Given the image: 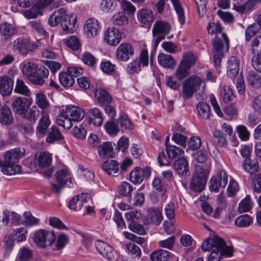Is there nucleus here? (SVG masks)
I'll return each mask as SVG.
<instances>
[{
    "mask_svg": "<svg viewBox=\"0 0 261 261\" xmlns=\"http://www.w3.org/2000/svg\"><path fill=\"white\" fill-rule=\"evenodd\" d=\"M89 113L94 118L93 125L100 126L103 121V114L102 112L97 108H93L89 110Z\"/></svg>",
    "mask_w": 261,
    "mask_h": 261,
    "instance_id": "nucleus-48",
    "label": "nucleus"
},
{
    "mask_svg": "<svg viewBox=\"0 0 261 261\" xmlns=\"http://www.w3.org/2000/svg\"><path fill=\"white\" fill-rule=\"evenodd\" d=\"M56 179L59 184L67 185L70 187L72 185V179L68 170L67 168H64L56 172Z\"/></svg>",
    "mask_w": 261,
    "mask_h": 261,
    "instance_id": "nucleus-27",
    "label": "nucleus"
},
{
    "mask_svg": "<svg viewBox=\"0 0 261 261\" xmlns=\"http://www.w3.org/2000/svg\"><path fill=\"white\" fill-rule=\"evenodd\" d=\"M126 246L129 255L127 261H143L141 258V250L138 246L132 242L127 243Z\"/></svg>",
    "mask_w": 261,
    "mask_h": 261,
    "instance_id": "nucleus-24",
    "label": "nucleus"
},
{
    "mask_svg": "<svg viewBox=\"0 0 261 261\" xmlns=\"http://www.w3.org/2000/svg\"><path fill=\"white\" fill-rule=\"evenodd\" d=\"M206 183V178L200 175L195 174L193 175L190 183V188L194 192H200L204 188Z\"/></svg>",
    "mask_w": 261,
    "mask_h": 261,
    "instance_id": "nucleus-22",
    "label": "nucleus"
},
{
    "mask_svg": "<svg viewBox=\"0 0 261 261\" xmlns=\"http://www.w3.org/2000/svg\"><path fill=\"white\" fill-rule=\"evenodd\" d=\"M49 75V70L44 65L37 64L35 69L31 72L27 79L33 84L42 86Z\"/></svg>",
    "mask_w": 261,
    "mask_h": 261,
    "instance_id": "nucleus-4",
    "label": "nucleus"
},
{
    "mask_svg": "<svg viewBox=\"0 0 261 261\" xmlns=\"http://www.w3.org/2000/svg\"><path fill=\"white\" fill-rule=\"evenodd\" d=\"M69 241V238L66 234L64 233H61L57 237L55 248V250H60L62 249L68 243Z\"/></svg>",
    "mask_w": 261,
    "mask_h": 261,
    "instance_id": "nucleus-61",
    "label": "nucleus"
},
{
    "mask_svg": "<svg viewBox=\"0 0 261 261\" xmlns=\"http://www.w3.org/2000/svg\"><path fill=\"white\" fill-rule=\"evenodd\" d=\"M25 153V150L21 148H16L7 151L4 155L7 162H15V160H19Z\"/></svg>",
    "mask_w": 261,
    "mask_h": 261,
    "instance_id": "nucleus-30",
    "label": "nucleus"
},
{
    "mask_svg": "<svg viewBox=\"0 0 261 261\" xmlns=\"http://www.w3.org/2000/svg\"><path fill=\"white\" fill-rule=\"evenodd\" d=\"M14 81L8 75L0 77V93L3 96L10 95L13 90Z\"/></svg>",
    "mask_w": 261,
    "mask_h": 261,
    "instance_id": "nucleus-17",
    "label": "nucleus"
},
{
    "mask_svg": "<svg viewBox=\"0 0 261 261\" xmlns=\"http://www.w3.org/2000/svg\"><path fill=\"white\" fill-rule=\"evenodd\" d=\"M134 188L132 185L126 181L121 182L117 187L118 193L122 197H127V201L130 202L132 199V193Z\"/></svg>",
    "mask_w": 261,
    "mask_h": 261,
    "instance_id": "nucleus-28",
    "label": "nucleus"
},
{
    "mask_svg": "<svg viewBox=\"0 0 261 261\" xmlns=\"http://www.w3.org/2000/svg\"><path fill=\"white\" fill-rule=\"evenodd\" d=\"M56 239L55 233L52 231L40 229L34 236V240L37 245L44 248L51 245Z\"/></svg>",
    "mask_w": 261,
    "mask_h": 261,
    "instance_id": "nucleus-5",
    "label": "nucleus"
},
{
    "mask_svg": "<svg viewBox=\"0 0 261 261\" xmlns=\"http://www.w3.org/2000/svg\"><path fill=\"white\" fill-rule=\"evenodd\" d=\"M176 13L177 15L178 20L181 25H184L186 21L185 11L178 0H170Z\"/></svg>",
    "mask_w": 261,
    "mask_h": 261,
    "instance_id": "nucleus-39",
    "label": "nucleus"
},
{
    "mask_svg": "<svg viewBox=\"0 0 261 261\" xmlns=\"http://www.w3.org/2000/svg\"><path fill=\"white\" fill-rule=\"evenodd\" d=\"M97 151L100 158L107 159L113 158L114 154L113 144L111 142H104L97 147Z\"/></svg>",
    "mask_w": 261,
    "mask_h": 261,
    "instance_id": "nucleus-14",
    "label": "nucleus"
},
{
    "mask_svg": "<svg viewBox=\"0 0 261 261\" xmlns=\"http://www.w3.org/2000/svg\"><path fill=\"white\" fill-rule=\"evenodd\" d=\"M76 22L75 16L73 14H69L61 23L62 29L66 33H72L75 30Z\"/></svg>",
    "mask_w": 261,
    "mask_h": 261,
    "instance_id": "nucleus-21",
    "label": "nucleus"
},
{
    "mask_svg": "<svg viewBox=\"0 0 261 261\" xmlns=\"http://www.w3.org/2000/svg\"><path fill=\"white\" fill-rule=\"evenodd\" d=\"M142 67V65L139 63V60L135 59L128 64L126 71L130 75L138 74L141 72Z\"/></svg>",
    "mask_w": 261,
    "mask_h": 261,
    "instance_id": "nucleus-53",
    "label": "nucleus"
},
{
    "mask_svg": "<svg viewBox=\"0 0 261 261\" xmlns=\"http://www.w3.org/2000/svg\"><path fill=\"white\" fill-rule=\"evenodd\" d=\"M253 219L248 215L244 214L238 217L234 221L235 224L240 227L249 226L252 222Z\"/></svg>",
    "mask_w": 261,
    "mask_h": 261,
    "instance_id": "nucleus-50",
    "label": "nucleus"
},
{
    "mask_svg": "<svg viewBox=\"0 0 261 261\" xmlns=\"http://www.w3.org/2000/svg\"><path fill=\"white\" fill-rule=\"evenodd\" d=\"M33 103V99L27 97L16 96L12 103V109L13 112L21 115L25 110L28 109Z\"/></svg>",
    "mask_w": 261,
    "mask_h": 261,
    "instance_id": "nucleus-8",
    "label": "nucleus"
},
{
    "mask_svg": "<svg viewBox=\"0 0 261 261\" xmlns=\"http://www.w3.org/2000/svg\"><path fill=\"white\" fill-rule=\"evenodd\" d=\"M67 16L66 10L64 8H60L50 16L48 23L51 27H55L59 23L61 24Z\"/></svg>",
    "mask_w": 261,
    "mask_h": 261,
    "instance_id": "nucleus-23",
    "label": "nucleus"
},
{
    "mask_svg": "<svg viewBox=\"0 0 261 261\" xmlns=\"http://www.w3.org/2000/svg\"><path fill=\"white\" fill-rule=\"evenodd\" d=\"M180 63L190 69L196 63V57L192 53H185L183 55L182 60Z\"/></svg>",
    "mask_w": 261,
    "mask_h": 261,
    "instance_id": "nucleus-60",
    "label": "nucleus"
},
{
    "mask_svg": "<svg viewBox=\"0 0 261 261\" xmlns=\"http://www.w3.org/2000/svg\"><path fill=\"white\" fill-rule=\"evenodd\" d=\"M252 207V202L249 195L242 199L239 204L238 209L241 213L249 211Z\"/></svg>",
    "mask_w": 261,
    "mask_h": 261,
    "instance_id": "nucleus-56",
    "label": "nucleus"
},
{
    "mask_svg": "<svg viewBox=\"0 0 261 261\" xmlns=\"http://www.w3.org/2000/svg\"><path fill=\"white\" fill-rule=\"evenodd\" d=\"M12 49L22 55H27L34 49V45L28 38L18 37L12 42Z\"/></svg>",
    "mask_w": 261,
    "mask_h": 261,
    "instance_id": "nucleus-7",
    "label": "nucleus"
},
{
    "mask_svg": "<svg viewBox=\"0 0 261 261\" xmlns=\"http://www.w3.org/2000/svg\"><path fill=\"white\" fill-rule=\"evenodd\" d=\"M95 95L97 101L101 105L109 104L111 102V96L104 89H97L95 92Z\"/></svg>",
    "mask_w": 261,
    "mask_h": 261,
    "instance_id": "nucleus-40",
    "label": "nucleus"
},
{
    "mask_svg": "<svg viewBox=\"0 0 261 261\" xmlns=\"http://www.w3.org/2000/svg\"><path fill=\"white\" fill-rule=\"evenodd\" d=\"M189 68L180 63L175 71V75L177 80L181 81L189 73Z\"/></svg>",
    "mask_w": 261,
    "mask_h": 261,
    "instance_id": "nucleus-59",
    "label": "nucleus"
},
{
    "mask_svg": "<svg viewBox=\"0 0 261 261\" xmlns=\"http://www.w3.org/2000/svg\"><path fill=\"white\" fill-rule=\"evenodd\" d=\"M248 84L254 88L261 87V77L254 71H250L247 76Z\"/></svg>",
    "mask_w": 261,
    "mask_h": 261,
    "instance_id": "nucleus-46",
    "label": "nucleus"
},
{
    "mask_svg": "<svg viewBox=\"0 0 261 261\" xmlns=\"http://www.w3.org/2000/svg\"><path fill=\"white\" fill-rule=\"evenodd\" d=\"M171 26L169 23L164 21L157 20L153 24L152 32L153 36L158 35H162L165 36L169 34Z\"/></svg>",
    "mask_w": 261,
    "mask_h": 261,
    "instance_id": "nucleus-19",
    "label": "nucleus"
},
{
    "mask_svg": "<svg viewBox=\"0 0 261 261\" xmlns=\"http://www.w3.org/2000/svg\"><path fill=\"white\" fill-rule=\"evenodd\" d=\"M104 127L106 132L110 136H116L120 130L118 123L113 120L107 121Z\"/></svg>",
    "mask_w": 261,
    "mask_h": 261,
    "instance_id": "nucleus-54",
    "label": "nucleus"
},
{
    "mask_svg": "<svg viewBox=\"0 0 261 261\" xmlns=\"http://www.w3.org/2000/svg\"><path fill=\"white\" fill-rule=\"evenodd\" d=\"M16 32L15 28L11 23L4 22L0 24V35L5 40L10 39Z\"/></svg>",
    "mask_w": 261,
    "mask_h": 261,
    "instance_id": "nucleus-26",
    "label": "nucleus"
},
{
    "mask_svg": "<svg viewBox=\"0 0 261 261\" xmlns=\"http://www.w3.org/2000/svg\"><path fill=\"white\" fill-rule=\"evenodd\" d=\"M201 80L198 76L192 75L184 81L182 84V93L184 99L191 98L197 92L201 84Z\"/></svg>",
    "mask_w": 261,
    "mask_h": 261,
    "instance_id": "nucleus-3",
    "label": "nucleus"
},
{
    "mask_svg": "<svg viewBox=\"0 0 261 261\" xmlns=\"http://www.w3.org/2000/svg\"><path fill=\"white\" fill-rule=\"evenodd\" d=\"M218 249L221 253V256H224L227 257H231L233 254V250L231 247L227 246L225 242L221 239V242L218 245Z\"/></svg>",
    "mask_w": 261,
    "mask_h": 261,
    "instance_id": "nucleus-57",
    "label": "nucleus"
},
{
    "mask_svg": "<svg viewBox=\"0 0 261 261\" xmlns=\"http://www.w3.org/2000/svg\"><path fill=\"white\" fill-rule=\"evenodd\" d=\"M158 60L161 66L167 69L172 68L175 65L174 58L171 55L164 53L158 55Z\"/></svg>",
    "mask_w": 261,
    "mask_h": 261,
    "instance_id": "nucleus-31",
    "label": "nucleus"
},
{
    "mask_svg": "<svg viewBox=\"0 0 261 261\" xmlns=\"http://www.w3.org/2000/svg\"><path fill=\"white\" fill-rule=\"evenodd\" d=\"M150 174V169L148 167H145L144 168L136 167L129 174L130 180L135 184H140L144 179L148 178Z\"/></svg>",
    "mask_w": 261,
    "mask_h": 261,
    "instance_id": "nucleus-9",
    "label": "nucleus"
},
{
    "mask_svg": "<svg viewBox=\"0 0 261 261\" xmlns=\"http://www.w3.org/2000/svg\"><path fill=\"white\" fill-rule=\"evenodd\" d=\"M52 161L51 155L45 152H41L35 158V163L39 167H46L49 166Z\"/></svg>",
    "mask_w": 261,
    "mask_h": 261,
    "instance_id": "nucleus-36",
    "label": "nucleus"
},
{
    "mask_svg": "<svg viewBox=\"0 0 261 261\" xmlns=\"http://www.w3.org/2000/svg\"><path fill=\"white\" fill-rule=\"evenodd\" d=\"M149 223H154L156 225L160 224L163 219L161 211L156 207H151L148 210Z\"/></svg>",
    "mask_w": 261,
    "mask_h": 261,
    "instance_id": "nucleus-37",
    "label": "nucleus"
},
{
    "mask_svg": "<svg viewBox=\"0 0 261 261\" xmlns=\"http://www.w3.org/2000/svg\"><path fill=\"white\" fill-rule=\"evenodd\" d=\"M221 97L226 103L232 102L235 98L232 90L229 87L224 86L221 92Z\"/></svg>",
    "mask_w": 261,
    "mask_h": 261,
    "instance_id": "nucleus-55",
    "label": "nucleus"
},
{
    "mask_svg": "<svg viewBox=\"0 0 261 261\" xmlns=\"http://www.w3.org/2000/svg\"><path fill=\"white\" fill-rule=\"evenodd\" d=\"M243 168L249 173L254 174L259 170L258 162L255 159H246L243 163Z\"/></svg>",
    "mask_w": 261,
    "mask_h": 261,
    "instance_id": "nucleus-41",
    "label": "nucleus"
},
{
    "mask_svg": "<svg viewBox=\"0 0 261 261\" xmlns=\"http://www.w3.org/2000/svg\"><path fill=\"white\" fill-rule=\"evenodd\" d=\"M117 123L119 124L120 129L122 132L127 130H132L134 128L132 122L125 114H122L119 116L117 119Z\"/></svg>",
    "mask_w": 261,
    "mask_h": 261,
    "instance_id": "nucleus-45",
    "label": "nucleus"
},
{
    "mask_svg": "<svg viewBox=\"0 0 261 261\" xmlns=\"http://www.w3.org/2000/svg\"><path fill=\"white\" fill-rule=\"evenodd\" d=\"M13 121V116L10 108L5 106L0 109V123L3 125L8 126Z\"/></svg>",
    "mask_w": 261,
    "mask_h": 261,
    "instance_id": "nucleus-29",
    "label": "nucleus"
},
{
    "mask_svg": "<svg viewBox=\"0 0 261 261\" xmlns=\"http://www.w3.org/2000/svg\"><path fill=\"white\" fill-rule=\"evenodd\" d=\"M104 39L108 44L116 46L121 39V34L117 29L109 28L105 31Z\"/></svg>",
    "mask_w": 261,
    "mask_h": 261,
    "instance_id": "nucleus-13",
    "label": "nucleus"
},
{
    "mask_svg": "<svg viewBox=\"0 0 261 261\" xmlns=\"http://www.w3.org/2000/svg\"><path fill=\"white\" fill-rule=\"evenodd\" d=\"M21 166L15 165V162H7L5 159V165L2 169L3 173L8 175L19 173L21 172Z\"/></svg>",
    "mask_w": 261,
    "mask_h": 261,
    "instance_id": "nucleus-34",
    "label": "nucleus"
},
{
    "mask_svg": "<svg viewBox=\"0 0 261 261\" xmlns=\"http://www.w3.org/2000/svg\"><path fill=\"white\" fill-rule=\"evenodd\" d=\"M95 247L98 252L105 258L112 261L115 259L116 252L108 243L102 241H97Z\"/></svg>",
    "mask_w": 261,
    "mask_h": 261,
    "instance_id": "nucleus-10",
    "label": "nucleus"
},
{
    "mask_svg": "<svg viewBox=\"0 0 261 261\" xmlns=\"http://www.w3.org/2000/svg\"><path fill=\"white\" fill-rule=\"evenodd\" d=\"M128 18L124 12H119L113 15V22L116 25H122L128 22Z\"/></svg>",
    "mask_w": 261,
    "mask_h": 261,
    "instance_id": "nucleus-64",
    "label": "nucleus"
},
{
    "mask_svg": "<svg viewBox=\"0 0 261 261\" xmlns=\"http://www.w3.org/2000/svg\"><path fill=\"white\" fill-rule=\"evenodd\" d=\"M228 182V176L224 170H219L216 175L211 178L209 186L211 191L218 192L224 188Z\"/></svg>",
    "mask_w": 261,
    "mask_h": 261,
    "instance_id": "nucleus-6",
    "label": "nucleus"
},
{
    "mask_svg": "<svg viewBox=\"0 0 261 261\" xmlns=\"http://www.w3.org/2000/svg\"><path fill=\"white\" fill-rule=\"evenodd\" d=\"M25 111L21 116L30 121L35 122L39 116V111L36 106L25 110Z\"/></svg>",
    "mask_w": 261,
    "mask_h": 261,
    "instance_id": "nucleus-44",
    "label": "nucleus"
},
{
    "mask_svg": "<svg viewBox=\"0 0 261 261\" xmlns=\"http://www.w3.org/2000/svg\"><path fill=\"white\" fill-rule=\"evenodd\" d=\"M101 167L102 169L110 175L117 176L118 175L119 171V163L115 160L105 161Z\"/></svg>",
    "mask_w": 261,
    "mask_h": 261,
    "instance_id": "nucleus-25",
    "label": "nucleus"
},
{
    "mask_svg": "<svg viewBox=\"0 0 261 261\" xmlns=\"http://www.w3.org/2000/svg\"><path fill=\"white\" fill-rule=\"evenodd\" d=\"M59 79L61 85L65 88L72 86L75 82L74 78L67 71L60 73Z\"/></svg>",
    "mask_w": 261,
    "mask_h": 261,
    "instance_id": "nucleus-47",
    "label": "nucleus"
},
{
    "mask_svg": "<svg viewBox=\"0 0 261 261\" xmlns=\"http://www.w3.org/2000/svg\"><path fill=\"white\" fill-rule=\"evenodd\" d=\"M215 51V54L213 56V63L216 69L219 72V68L221 66L222 59L224 57L223 50L225 49V44H220V42L215 41L213 45Z\"/></svg>",
    "mask_w": 261,
    "mask_h": 261,
    "instance_id": "nucleus-16",
    "label": "nucleus"
},
{
    "mask_svg": "<svg viewBox=\"0 0 261 261\" xmlns=\"http://www.w3.org/2000/svg\"><path fill=\"white\" fill-rule=\"evenodd\" d=\"M134 54V48L129 43H121L116 52L117 59L122 61H128L133 56Z\"/></svg>",
    "mask_w": 261,
    "mask_h": 261,
    "instance_id": "nucleus-11",
    "label": "nucleus"
},
{
    "mask_svg": "<svg viewBox=\"0 0 261 261\" xmlns=\"http://www.w3.org/2000/svg\"><path fill=\"white\" fill-rule=\"evenodd\" d=\"M84 110L74 106H68L62 110L61 114L56 118L57 123L65 129H69L72 121H80L84 117Z\"/></svg>",
    "mask_w": 261,
    "mask_h": 261,
    "instance_id": "nucleus-1",
    "label": "nucleus"
},
{
    "mask_svg": "<svg viewBox=\"0 0 261 261\" xmlns=\"http://www.w3.org/2000/svg\"><path fill=\"white\" fill-rule=\"evenodd\" d=\"M206 29L208 34L215 35V37L213 40V45L216 40L220 42V44H225L226 51H227L229 47V39L226 34L223 32L220 23L218 21L210 22L208 23Z\"/></svg>",
    "mask_w": 261,
    "mask_h": 261,
    "instance_id": "nucleus-2",
    "label": "nucleus"
},
{
    "mask_svg": "<svg viewBox=\"0 0 261 261\" xmlns=\"http://www.w3.org/2000/svg\"><path fill=\"white\" fill-rule=\"evenodd\" d=\"M42 9V8L38 5V3L36 5H34L30 9L25 10L24 12V15L25 17L31 19L35 18L38 16V15L41 14V10Z\"/></svg>",
    "mask_w": 261,
    "mask_h": 261,
    "instance_id": "nucleus-62",
    "label": "nucleus"
},
{
    "mask_svg": "<svg viewBox=\"0 0 261 261\" xmlns=\"http://www.w3.org/2000/svg\"><path fill=\"white\" fill-rule=\"evenodd\" d=\"M240 61L235 56H231L227 60L226 64V72L228 77L230 79L236 77L239 71Z\"/></svg>",
    "mask_w": 261,
    "mask_h": 261,
    "instance_id": "nucleus-15",
    "label": "nucleus"
},
{
    "mask_svg": "<svg viewBox=\"0 0 261 261\" xmlns=\"http://www.w3.org/2000/svg\"><path fill=\"white\" fill-rule=\"evenodd\" d=\"M48 132V136L46 138V141L47 143H52L64 139L63 136L56 126H51Z\"/></svg>",
    "mask_w": 261,
    "mask_h": 261,
    "instance_id": "nucleus-33",
    "label": "nucleus"
},
{
    "mask_svg": "<svg viewBox=\"0 0 261 261\" xmlns=\"http://www.w3.org/2000/svg\"><path fill=\"white\" fill-rule=\"evenodd\" d=\"M170 256V252L163 249L156 250L150 254L151 261H169Z\"/></svg>",
    "mask_w": 261,
    "mask_h": 261,
    "instance_id": "nucleus-32",
    "label": "nucleus"
},
{
    "mask_svg": "<svg viewBox=\"0 0 261 261\" xmlns=\"http://www.w3.org/2000/svg\"><path fill=\"white\" fill-rule=\"evenodd\" d=\"M15 93L22 95L25 96H29L31 91L29 87L25 85L24 82L22 80H17L14 89Z\"/></svg>",
    "mask_w": 261,
    "mask_h": 261,
    "instance_id": "nucleus-42",
    "label": "nucleus"
},
{
    "mask_svg": "<svg viewBox=\"0 0 261 261\" xmlns=\"http://www.w3.org/2000/svg\"><path fill=\"white\" fill-rule=\"evenodd\" d=\"M221 238L219 237H214L213 238H207L201 244V249L204 251H212L215 247L218 248Z\"/></svg>",
    "mask_w": 261,
    "mask_h": 261,
    "instance_id": "nucleus-35",
    "label": "nucleus"
},
{
    "mask_svg": "<svg viewBox=\"0 0 261 261\" xmlns=\"http://www.w3.org/2000/svg\"><path fill=\"white\" fill-rule=\"evenodd\" d=\"M250 49L253 56L261 55V35H258L250 43Z\"/></svg>",
    "mask_w": 261,
    "mask_h": 261,
    "instance_id": "nucleus-51",
    "label": "nucleus"
},
{
    "mask_svg": "<svg viewBox=\"0 0 261 261\" xmlns=\"http://www.w3.org/2000/svg\"><path fill=\"white\" fill-rule=\"evenodd\" d=\"M259 30V27L258 24H251L245 30V40L249 41L252 37L256 35Z\"/></svg>",
    "mask_w": 261,
    "mask_h": 261,
    "instance_id": "nucleus-63",
    "label": "nucleus"
},
{
    "mask_svg": "<svg viewBox=\"0 0 261 261\" xmlns=\"http://www.w3.org/2000/svg\"><path fill=\"white\" fill-rule=\"evenodd\" d=\"M199 116L203 119H209L211 112L210 106L204 102H199L196 106Z\"/></svg>",
    "mask_w": 261,
    "mask_h": 261,
    "instance_id": "nucleus-43",
    "label": "nucleus"
},
{
    "mask_svg": "<svg viewBox=\"0 0 261 261\" xmlns=\"http://www.w3.org/2000/svg\"><path fill=\"white\" fill-rule=\"evenodd\" d=\"M27 230L24 227H20L15 229L11 234L12 239L17 242H22L27 239Z\"/></svg>",
    "mask_w": 261,
    "mask_h": 261,
    "instance_id": "nucleus-58",
    "label": "nucleus"
},
{
    "mask_svg": "<svg viewBox=\"0 0 261 261\" xmlns=\"http://www.w3.org/2000/svg\"><path fill=\"white\" fill-rule=\"evenodd\" d=\"M50 123L48 114H44L39 119L36 127L37 132L41 135H45Z\"/></svg>",
    "mask_w": 261,
    "mask_h": 261,
    "instance_id": "nucleus-38",
    "label": "nucleus"
},
{
    "mask_svg": "<svg viewBox=\"0 0 261 261\" xmlns=\"http://www.w3.org/2000/svg\"><path fill=\"white\" fill-rule=\"evenodd\" d=\"M137 17L139 22L142 25H149L154 20L153 11L148 9H142L137 13Z\"/></svg>",
    "mask_w": 261,
    "mask_h": 261,
    "instance_id": "nucleus-18",
    "label": "nucleus"
},
{
    "mask_svg": "<svg viewBox=\"0 0 261 261\" xmlns=\"http://www.w3.org/2000/svg\"><path fill=\"white\" fill-rule=\"evenodd\" d=\"M117 6L116 0H101L100 9L103 12H110L115 10Z\"/></svg>",
    "mask_w": 261,
    "mask_h": 261,
    "instance_id": "nucleus-52",
    "label": "nucleus"
},
{
    "mask_svg": "<svg viewBox=\"0 0 261 261\" xmlns=\"http://www.w3.org/2000/svg\"><path fill=\"white\" fill-rule=\"evenodd\" d=\"M166 152L168 158L172 159H175L184 153V151L180 147L173 145H167Z\"/></svg>",
    "mask_w": 261,
    "mask_h": 261,
    "instance_id": "nucleus-49",
    "label": "nucleus"
},
{
    "mask_svg": "<svg viewBox=\"0 0 261 261\" xmlns=\"http://www.w3.org/2000/svg\"><path fill=\"white\" fill-rule=\"evenodd\" d=\"M84 34L88 38H91L97 35L100 31L99 22L94 18H88L84 25Z\"/></svg>",
    "mask_w": 261,
    "mask_h": 261,
    "instance_id": "nucleus-12",
    "label": "nucleus"
},
{
    "mask_svg": "<svg viewBox=\"0 0 261 261\" xmlns=\"http://www.w3.org/2000/svg\"><path fill=\"white\" fill-rule=\"evenodd\" d=\"M175 169L180 177H186L189 175V165L187 160L181 157L175 160Z\"/></svg>",
    "mask_w": 261,
    "mask_h": 261,
    "instance_id": "nucleus-20",
    "label": "nucleus"
}]
</instances>
